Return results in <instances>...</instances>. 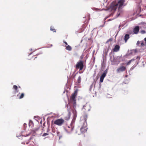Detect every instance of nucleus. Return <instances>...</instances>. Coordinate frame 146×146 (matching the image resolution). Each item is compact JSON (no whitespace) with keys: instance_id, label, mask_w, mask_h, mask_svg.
<instances>
[{"instance_id":"nucleus-35","label":"nucleus","mask_w":146,"mask_h":146,"mask_svg":"<svg viewBox=\"0 0 146 146\" xmlns=\"http://www.w3.org/2000/svg\"><path fill=\"white\" fill-rule=\"evenodd\" d=\"M27 124L25 123H24V127H25L26 125Z\"/></svg>"},{"instance_id":"nucleus-4","label":"nucleus","mask_w":146,"mask_h":146,"mask_svg":"<svg viewBox=\"0 0 146 146\" xmlns=\"http://www.w3.org/2000/svg\"><path fill=\"white\" fill-rule=\"evenodd\" d=\"M74 127L73 123H71L70 125L64 128L65 130L68 133H70L73 129Z\"/></svg>"},{"instance_id":"nucleus-6","label":"nucleus","mask_w":146,"mask_h":146,"mask_svg":"<svg viewBox=\"0 0 146 146\" xmlns=\"http://www.w3.org/2000/svg\"><path fill=\"white\" fill-rule=\"evenodd\" d=\"M83 67V61L82 60H80V62H78L76 65V68H79L80 70L82 69Z\"/></svg>"},{"instance_id":"nucleus-7","label":"nucleus","mask_w":146,"mask_h":146,"mask_svg":"<svg viewBox=\"0 0 146 146\" xmlns=\"http://www.w3.org/2000/svg\"><path fill=\"white\" fill-rule=\"evenodd\" d=\"M107 74V71L106 70H105L103 74H102L100 78V82H102L103 81V80L104 78L106 76V75Z\"/></svg>"},{"instance_id":"nucleus-30","label":"nucleus","mask_w":146,"mask_h":146,"mask_svg":"<svg viewBox=\"0 0 146 146\" xmlns=\"http://www.w3.org/2000/svg\"><path fill=\"white\" fill-rule=\"evenodd\" d=\"M144 41H145V44H146V37L145 38Z\"/></svg>"},{"instance_id":"nucleus-19","label":"nucleus","mask_w":146,"mask_h":146,"mask_svg":"<svg viewBox=\"0 0 146 146\" xmlns=\"http://www.w3.org/2000/svg\"><path fill=\"white\" fill-rule=\"evenodd\" d=\"M86 106L89 107L90 106V105H87L86 104L85 105L83 106V109H84L85 110H87V109L86 108H85L86 107Z\"/></svg>"},{"instance_id":"nucleus-34","label":"nucleus","mask_w":146,"mask_h":146,"mask_svg":"<svg viewBox=\"0 0 146 146\" xmlns=\"http://www.w3.org/2000/svg\"><path fill=\"white\" fill-rule=\"evenodd\" d=\"M29 135H30V134H29L26 135V136H25V137L28 136H29Z\"/></svg>"},{"instance_id":"nucleus-18","label":"nucleus","mask_w":146,"mask_h":146,"mask_svg":"<svg viewBox=\"0 0 146 146\" xmlns=\"http://www.w3.org/2000/svg\"><path fill=\"white\" fill-rule=\"evenodd\" d=\"M140 45H139V46L141 47H142L145 44L144 43V42L143 41H140Z\"/></svg>"},{"instance_id":"nucleus-14","label":"nucleus","mask_w":146,"mask_h":146,"mask_svg":"<svg viewBox=\"0 0 146 146\" xmlns=\"http://www.w3.org/2000/svg\"><path fill=\"white\" fill-rule=\"evenodd\" d=\"M73 113L74 115L73 119L75 120L77 117V112L76 110H74L73 111Z\"/></svg>"},{"instance_id":"nucleus-32","label":"nucleus","mask_w":146,"mask_h":146,"mask_svg":"<svg viewBox=\"0 0 146 146\" xmlns=\"http://www.w3.org/2000/svg\"><path fill=\"white\" fill-rule=\"evenodd\" d=\"M121 25H119V31H120V27H121Z\"/></svg>"},{"instance_id":"nucleus-21","label":"nucleus","mask_w":146,"mask_h":146,"mask_svg":"<svg viewBox=\"0 0 146 146\" xmlns=\"http://www.w3.org/2000/svg\"><path fill=\"white\" fill-rule=\"evenodd\" d=\"M136 1V3H141L142 2V0H135Z\"/></svg>"},{"instance_id":"nucleus-25","label":"nucleus","mask_w":146,"mask_h":146,"mask_svg":"<svg viewBox=\"0 0 146 146\" xmlns=\"http://www.w3.org/2000/svg\"><path fill=\"white\" fill-rule=\"evenodd\" d=\"M140 41H137V45H138L139 46V45H140Z\"/></svg>"},{"instance_id":"nucleus-24","label":"nucleus","mask_w":146,"mask_h":146,"mask_svg":"<svg viewBox=\"0 0 146 146\" xmlns=\"http://www.w3.org/2000/svg\"><path fill=\"white\" fill-rule=\"evenodd\" d=\"M48 135V133H44L43 135H42V136L43 137H44V136H45L47 135Z\"/></svg>"},{"instance_id":"nucleus-26","label":"nucleus","mask_w":146,"mask_h":146,"mask_svg":"<svg viewBox=\"0 0 146 146\" xmlns=\"http://www.w3.org/2000/svg\"><path fill=\"white\" fill-rule=\"evenodd\" d=\"M107 97L108 98H111V96L109 94H108L107 95Z\"/></svg>"},{"instance_id":"nucleus-37","label":"nucleus","mask_w":146,"mask_h":146,"mask_svg":"<svg viewBox=\"0 0 146 146\" xmlns=\"http://www.w3.org/2000/svg\"><path fill=\"white\" fill-rule=\"evenodd\" d=\"M85 117H86V118H87V115H85Z\"/></svg>"},{"instance_id":"nucleus-9","label":"nucleus","mask_w":146,"mask_h":146,"mask_svg":"<svg viewBox=\"0 0 146 146\" xmlns=\"http://www.w3.org/2000/svg\"><path fill=\"white\" fill-rule=\"evenodd\" d=\"M139 30V27L138 26H136L134 27L133 29V32L134 34H137Z\"/></svg>"},{"instance_id":"nucleus-27","label":"nucleus","mask_w":146,"mask_h":146,"mask_svg":"<svg viewBox=\"0 0 146 146\" xmlns=\"http://www.w3.org/2000/svg\"><path fill=\"white\" fill-rule=\"evenodd\" d=\"M54 28L52 27H50V30L51 31H54Z\"/></svg>"},{"instance_id":"nucleus-40","label":"nucleus","mask_w":146,"mask_h":146,"mask_svg":"<svg viewBox=\"0 0 146 146\" xmlns=\"http://www.w3.org/2000/svg\"><path fill=\"white\" fill-rule=\"evenodd\" d=\"M30 123H33V122H32V121H30Z\"/></svg>"},{"instance_id":"nucleus-1","label":"nucleus","mask_w":146,"mask_h":146,"mask_svg":"<svg viewBox=\"0 0 146 146\" xmlns=\"http://www.w3.org/2000/svg\"><path fill=\"white\" fill-rule=\"evenodd\" d=\"M125 1V0H120L119 1H113L111 3V10L115 11L117 8H118V11L117 13V17L119 16L122 12V8Z\"/></svg>"},{"instance_id":"nucleus-11","label":"nucleus","mask_w":146,"mask_h":146,"mask_svg":"<svg viewBox=\"0 0 146 146\" xmlns=\"http://www.w3.org/2000/svg\"><path fill=\"white\" fill-rule=\"evenodd\" d=\"M66 107L67 108V110H68V119H66L68 120L69 119V118L70 117L71 113L70 112V107H69V106L68 104H67L66 105Z\"/></svg>"},{"instance_id":"nucleus-12","label":"nucleus","mask_w":146,"mask_h":146,"mask_svg":"<svg viewBox=\"0 0 146 146\" xmlns=\"http://www.w3.org/2000/svg\"><path fill=\"white\" fill-rule=\"evenodd\" d=\"M119 48L120 46L119 45H115L113 49V51L115 52H117L119 50Z\"/></svg>"},{"instance_id":"nucleus-16","label":"nucleus","mask_w":146,"mask_h":146,"mask_svg":"<svg viewBox=\"0 0 146 146\" xmlns=\"http://www.w3.org/2000/svg\"><path fill=\"white\" fill-rule=\"evenodd\" d=\"M13 88L14 89L16 92H18V91L17 90L18 87L16 85H14L13 86Z\"/></svg>"},{"instance_id":"nucleus-29","label":"nucleus","mask_w":146,"mask_h":146,"mask_svg":"<svg viewBox=\"0 0 146 146\" xmlns=\"http://www.w3.org/2000/svg\"><path fill=\"white\" fill-rule=\"evenodd\" d=\"M96 10L97 11H101V10H100V9H96Z\"/></svg>"},{"instance_id":"nucleus-31","label":"nucleus","mask_w":146,"mask_h":146,"mask_svg":"<svg viewBox=\"0 0 146 146\" xmlns=\"http://www.w3.org/2000/svg\"><path fill=\"white\" fill-rule=\"evenodd\" d=\"M63 42L66 45H68V43L67 42H65V41H63Z\"/></svg>"},{"instance_id":"nucleus-10","label":"nucleus","mask_w":146,"mask_h":146,"mask_svg":"<svg viewBox=\"0 0 146 146\" xmlns=\"http://www.w3.org/2000/svg\"><path fill=\"white\" fill-rule=\"evenodd\" d=\"M140 57L138 56H137L136 57H134L133 59L129 60V62L127 63V65H129L131 64V62H133L134 60H135L136 59H137L138 60H140Z\"/></svg>"},{"instance_id":"nucleus-42","label":"nucleus","mask_w":146,"mask_h":146,"mask_svg":"<svg viewBox=\"0 0 146 146\" xmlns=\"http://www.w3.org/2000/svg\"><path fill=\"white\" fill-rule=\"evenodd\" d=\"M32 50V49H30V51H31Z\"/></svg>"},{"instance_id":"nucleus-43","label":"nucleus","mask_w":146,"mask_h":146,"mask_svg":"<svg viewBox=\"0 0 146 146\" xmlns=\"http://www.w3.org/2000/svg\"><path fill=\"white\" fill-rule=\"evenodd\" d=\"M32 53H31L29 54V55H31V54H32Z\"/></svg>"},{"instance_id":"nucleus-3","label":"nucleus","mask_w":146,"mask_h":146,"mask_svg":"<svg viewBox=\"0 0 146 146\" xmlns=\"http://www.w3.org/2000/svg\"><path fill=\"white\" fill-rule=\"evenodd\" d=\"M77 92V91H75L74 93L72 94L70 98V102L71 104H73L74 108L75 109L76 108V102L75 98L76 95L75 93Z\"/></svg>"},{"instance_id":"nucleus-28","label":"nucleus","mask_w":146,"mask_h":146,"mask_svg":"<svg viewBox=\"0 0 146 146\" xmlns=\"http://www.w3.org/2000/svg\"><path fill=\"white\" fill-rule=\"evenodd\" d=\"M36 131V130H32L31 132V133H34L35 131Z\"/></svg>"},{"instance_id":"nucleus-47","label":"nucleus","mask_w":146,"mask_h":146,"mask_svg":"<svg viewBox=\"0 0 146 146\" xmlns=\"http://www.w3.org/2000/svg\"><path fill=\"white\" fill-rule=\"evenodd\" d=\"M79 134L78 133V134L79 135V134Z\"/></svg>"},{"instance_id":"nucleus-33","label":"nucleus","mask_w":146,"mask_h":146,"mask_svg":"<svg viewBox=\"0 0 146 146\" xmlns=\"http://www.w3.org/2000/svg\"><path fill=\"white\" fill-rule=\"evenodd\" d=\"M17 137H19V139H21V138H19V137H21V135H20V136H17Z\"/></svg>"},{"instance_id":"nucleus-39","label":"nucleus","mask_w":146,"mask_h":146,"mask_svg":"<svg viewBox=\"0 0 146 146\" xmlns=\"http://www.w3.org/2000/svg\"><path fill=\"white\" fill-rule=\"evenodd\" d=\"M127 75H125V77H127Z\"/></svg>"},{"instance_id":"nucleus-20","label":"nucleus","mask_w":146,"mask_h":146,"mask_svg":"<svg viewBox=\"0 0 146 146\" xmlns=\"http://www.w3.org/2000/svg\"><path fill=\"white\" fill-rule=\"evenodd\" d=\"M108 0H101L100 1L103 3V5H104V3H106L107 2Z\"/></svg>"},{"instance_id":"nucleus-2","label":"nucleus","mask_w":146,"mask_h":146,"mask_svg":"<svg viewBox=\"0 0 146 146\" xmlns=\"http://www.w3.org/2000/svg\"><path fill=\"white\" fill-rule=\"evenodd\" d=\"M80 122L81 123H83L80 129L81 132L82 133L86 132L87 129L86 118H85L84 119L83 121H81Z\"/></svg>"},{"instance_id":"nucleus-15","label":"nucleus","mask_w":146,"mask_h":146,"mask_svg":"<svg viewBox=\"0 0 146 146\" xmlns=\"http://www.w3.org/2000/svg\"><path fill=\"white\" fill-rule=\"evenodd\" d=\"M66 49L68 51H71L72 50V48L69 45L66 46Z\"/></svg>"},{"instance_id":"nucleus-8","label":"nucleus","mask_w":146,"mask_h":146,"mask_svg":"<svg viewBox=\"0 0 146 146\" xmlns=\"http://www.w3.org/2000/svg\"><path fill=\"white\" fill-rule=\"evenodd\" d=\"M126 69V68L124 66H121L118 68L117 70V72L120 73L125 71Z\"/></svg>"},{"instance_id":"nucleus-23","label":"nucleus","mask_w":146,"mask_h":146,"mask_svg":"<svg viewBox=\"0 0 146 146\" xmlns=\"http://www.w3.org/2000/svg\"><path fill=\"white\" fill-rule=\"evenodd\" d=\"M140 33L142 34H144L146 33V32H145V31L144 30H141V31Z\"/></svg>"},{"instance_id":"nucleus-46","label":"nucleus","mask_w":146,"mask_h":146,"mask_svg":"<svg viewBox=\"0 0 146 146\" xmlns=\"http://www.w3.org/2000/svg\"><path fill=\"white\" fill-rule=\"evenodd\" d=\"M76 133H77V131H76Z\"/></svg>"},{"instance_id":"nucleus-41","label":"nucleus","mask_w":146,"mask_h":146,"mask_svg":"<svg viewBox=\"0 0 146 146\" xmlns=\"http://www.w3.org/2000/svg\"><path fill=\"white\" fill-rule=\"evenodd\" d=\"M32 139L31 137L30 138V139Z\"/></svg>"},{"instance_id":"nucleus-5","label":"nucleus","mask_w":146,"mask_h":146,"mask_svg":"<svg viewBox=\"0 0 146 146\" xmlns=\"http://www.w3.org/2000/svg\"><path fill=\"white\" fill-rule=\"evenodd\" d=\"M64 122V120L62 119H59L55 120L54 122V123L59 126H61L62 125Z\"/></svg>"},{"instance_id":"nucleus-17","label":"nucleus","mask_w":146,"mask_h":146,"mask_svg":"<svg viewBox=\"0 0 146 146\" xmlns=\"http://www.w3.org/2000/svg\"><path fill=\"white\" fill-rule=\"evenodd\" d=\"M81 78L80 76H79L77 80V82L78 83H80L81 82Z\"/></svg>"},{"instance_id":"nucleus-38","label":"nucleus","mask_w":146,"mask_h":146,"mask_svg":"<svg viewBox=\"0 0 146 146\" xmlns=\"http://www.w3.org/2000/svg\"><path fill=\"white\" fill-rule=\"evenodd\" d=\"M90 110V109H88V111H89Z\"/></svg>"},{"instance_id":"nucleus-36","label":"nucleus","mask_w":146,"mask_h":146,"mask_svg":"<svg viewBox=\"0 0 146 146\" xmlns=\"http://www.w3.org/2000/svg\"><path fill=\"white\" fill-rule=\"evenodd\" d=\"M125 81H126V80H125V82H125V84H126V83H127L128 82V80H127V82H125Z\"/></svg>"},{"instance_id":"nucleus-13","label":"nucleus","mask_w":146,"mask_h":146,"mask_svg":"<svg viewBox=\"0 0 146 146\" xmlns=\"http://www.w3.org/2000/svg\"><path fill=\"white\" fill-rule=\"evenodd\" d=\"M130 37L129 34H126L124 36V40L125 42H126L127 40Z\"/></svg>"},{"instance_id":"nucleus-22","label":"nucleus","mask_w":146,"mask_h":146,"mask_svg":"<svg viewBox=\"0 0 146 146\" xmlns=\"http://www.w3.org/2000/svg\"><path fill=\"white\" fill-rule=\"evenodd\" d=\"M24 94L23 93H22L21 94V95L20 96L19 98L21 99V98H23L24 97Z\"/></svg>"},{"instance_id":"nucleus-44","label":"nucleus","mask_w":146,"mask_h":146,"mask_svg":"<svg viewBox=\"0 0 146 146\" xmlns=\"http://www.w3.org/2000/svg\"><path fill=\"white\" fill-rule=\"evenodd\" d=\"M19 88H20V86H19Z\"/></svg>"},{"instance_id":"nucleus-45","label":"nucleus","mask_w":146,"mask_h":146,"mask_svg":"<svg viewBox=\"0 0 146 146\" xmlns=\"http://www.w3.org/2000/svg\"><path fill=\"white\" fill-rule=\"evenodd\" d=\"M54 32H56V31H54Z\"/></svg>"}]
</instances>
